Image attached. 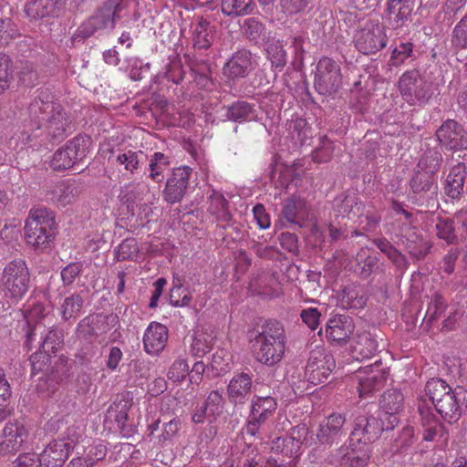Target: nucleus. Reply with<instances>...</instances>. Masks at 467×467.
Wrapping results in <instances>:
<instances>
[{"label":"nucleus","instance_id":"f257e3e1","mask_svg":"<svg viewBox=\"0 0 467 467\" xmlns=\"http://www.w3.org/2000/svg\"><path fill=\"white\" fill-rule=\"evenodd\" d=\"M256 361L266 366L279 363L285 354L286 337L283 325L275 319L265 320L249 332Z\"/></svg>","mask_w":467,"mask_h":467},{"label":"nucleus","instance_id":"f03ea898","mask_svg":"<svg viewBox=\"0 0 467 467\" xmlns=\"http://www.w3.org/2000/svg\"><path fill=\"white\" fill-rule=\"evenodd\" d=\"M425 391L436 411L450 424L457 422L463 410H467V389L462 387L452 389L441 379L427 381Z\"/></svg>","mask_w":467,"mask_h":467},{"label":"nucleus","instance_id":"7ed1b4c3","mask_svg":"<svg viewBox=\"0 0 467 467\" xmlns=\"http://www.w3.org/2000/svg\"><path fill=\"white\" fill-rule=\"evenodd\" d=\"M55 217L47 209L30 212L25 225L26 243L35 248H44L55 237Z\"/></svg>","mask_w":467,"mask_h":467},{"label":"nucleus","instance_id":"20e7f679","mask_svg":"<svg viewBox=\"0 0 467 467\" xmlns=\"http://www.w3.org/2000/svg\"><path fill=\"white\" fill-rule=\"evenodd\" d=\"M121 5L114 1L105 2L97 11L78 28L75 39H85L103 29H113Z\"/></svg>","mask_w":467,"mask_h":467},{"label":"nucleus","instance_id":"39448f33","mask_svg":"<svg viewBox=\"0 0 467 467\" xmlns=\"http://www.w3.org/2000/svg\"><path fill=\"white\" fill-rule=\"evenodd\" d=\"M2 283L7 296L15 300L23 298L30 285V274L26 262L15 259L8 263L3 272Z\"/></svg>","mask_w":467,"mask_h":467},{"label":"nucleus","instance_id":"423d86ee","mask_svg":"<svg viewBox=\"0 0 467 467\" xmlns=\"http://www.w3.org/2000/svg\"><path fill=\"white\" fill-rule=\"evenodd\" d=\"M342 83L340 66L332 58L323 57L317 65L314 88L323 96H332L337 92Z\"/></svg>","mask_w":467,"mask_h":467},{"label":"nucleus","instance_id":"0eeeda50","mask_svg":"<svg viewBox=\"0 0 467 467\" xmlns=\"http://www.w3.org/2000/svg\"><path fill=\"white\" fill-rule=\"evenodd\" d=\"M336 368L333 355L324 348H317L310 352L306 366L305 377L313 385L324 383Z\"/></svg>","mask_w":467,"mask_h":467},{"label":"nucleus","instance_id":"6e6552de","mask_svg":"<svg viewBox=\"0 0 467 467\" xmlns=\"http://www.w3.org/2000/svg\"><path fill=\"white\" fill-rule=\"evenodd\" d=\"M25 346L30 350L38 348L47 353H54L63 343V334L57 329H47L44 323L26 330Z\"/></svg>","mask_w":467,"mask_h":467},{"label":"nucleus","instance_id":"1a4fd4ad","mask_svg":"<svg viewBox=\"0 0 467 467\" xmlns=\"http://www.w3.org/2000/svg\"><path fill=\"white\" fill-rule=\"evenodd\" d=\"M355 47L365 55H373L386 47L387 36L384 27L368 22L355 36Z\"/></svg>","mask_w":467,"mask_h":467},{"label":"nucleus","instance_id":"9d476101","mask_svg":"<svg viewBox=\"0 0 467 467\" xmlns=\"http://www.w3.org/2000/svg\"><path fill=\"white\" fill-rule=\"evenodd\" d=\"M436 138L439 144L447 150L460 151L467 150V130L454 119H447L437 129Z\"/></svg>","mask_w":467,"mask_h":467},{"label":"nucleus","instance_id":"9b49d317","mask_svg":"<svg viewBox=\"0 0 467 467\" xmlns=\"http://www.w3.org/2000/svg\"><path fill=\"white\" fill-rule=\"evenodd\" d=\"M29 431L23 420H8L2 432L0 441V454H15L26 442Z\"/></svg>","mask_w":467,"mask_h":467},{"label":"nucleus","instance_id":"f8f14e48","mask_svg":"<svg viewBox=\"0 0 467 467\" xmlns=\"http://www.w3.org/2000/svg\"><path fill=\"white\" fill-rule=\"evenodd\" d=\"M192 172V169L188 166H182L172 170L162 191V197L166 202L174 204L182 201L189 188Z\"/></svg>","mask_w":467,"mask_h":467},{"label":"nucleus","instance_id":"ddd939ff","mask_svg":"<svg viewBox=\"0 0 467 467\" xmlns=\"http://www.w3.org/2000/svg\"><path fill=\"white\" fill-rule=\"evenodd\" d=\"M374 415H358L353 421V430L349 435V446L355 451L357 444L368 445L377 441L381 435V429Z\"/></svg>","mask_w":467,"mask_h":467},{"label":"nucleus","instance_id":"4468645a","mask_svg":"<svg viewBox=\"0 0 467 467\" xmlns=\"http://www.w3.org/2000/svg\"><path fill=\"white\" fill-rule=\"evenodd\" d=\"M69 365L67 358L64 356L53 357V361L50 362L47 368L45 376L39 379L37 383V390L41 393H54L57 387L68 378Z\"/></svg>","mask_w":467,"mask_h":467},{"label":"nucleus","instance_id":"2eb2a0df","mask_svg":"<svg viewBox=\"0 0 467 467\" xmlns=\"http://www.w3.org/2000/svg\"><path fill=\"white\" fill-rule=\"evenodd\" d=\"M397 236L399 244L403 246L404 251L415 260H423L433 246L432 243L426 240L415 227L401 228Z\"/></svg>","mask_w":467,"mask_h":467},{"label":"nucleus","instance_id":"dca6fc26","mask_svg":"<svg viewBox=\"0 0 467 467\" xmlns=\"http://www.w3.org/2000/svg\"><path fill=\"white\" fill-rule=\"evenodd\" d=\"M71 119L65 110V109L59 104L56 107L55 110L48 115L47 119L43 122L42 127L45 128L47 137L53 143H58L64 140L70 129Z\"/></svg>","mask_w":467,"mask_h":467},{"label":"nucleus","instance_id":"f3484780","mask_svg":"<svg viewBox=\"0 0 467 467\" xmlns=\"http://www.w3.org/2000/svg\"><path fill=\"white\" fill-rule=\"evenodd\" d=\"M57 105L53 101V96L47 89L37 90L27 109L29 119L36 129L42 128L43 122Z\"/></svg>","mask_w":467,"mask_h":467},{"label":"nucleus","instance_id":"a211bd4d","mask_svg":"<svg viewBox=\"0 0 467 467\" xmlns=\"http://www.w3.org/2000/svg\"><path fill=\"white\" fill-rule=\"evenodd\" d=\"M254 389L253 376L246 372L234 375L227 385V398L231 404L244 405L249 399Z\"/></svg>","mask_w":467,"mask_h":467},{"label":"nucleus","instance_id":"6ab92c4d","mask_svg":"<svg viewBox=\"0 0 467 467\" xmlns=\"http://www.w3.org/2000/svg\"><path fill=\"white\" fill-rule=\"evenodd\" d=\"M352 318L346 315H337L328 319L326 325V337L331 343L345 345L354 332Z\"/></svg>","mask_w":467,"mask_h":467},{"label":"nucleus","instance_id":"aec40b11","mask_svg":"<svg viewBox=\"0 0 467 467\" xmlns=\"http://www.w3.org/2000/svg\"><path fill=\"white\" fill-rule=\"evenodd\" d=\"M111 317L91 314L82 318L78 324L76 334L78 338L92 341L109 330V319Z\"/></svg>","mask_w":467,"mask_h":467},{"label":"nucleus","instance_id":"412c9836","mask_svg":"<svg viewBox=\"0 0 467 467\" xmlns=\"http://www.w3.org/2000/svg\"><path fill=\"white\" fill-rule=\"evenodd\" d=\"M73 448L71 441H52L39 454L42 467H62Z\"/></svg>","mask_w":467,"mask_h":467},{"label":"nucleus","instance_id":"4be33fe9","mask_svg":"<svg viewBox=\"0 0 467 467\" xmlns=\"http://www.w3.org/2000/svg\"><path fill=\"white\" fill-rule=\"evenodd\" d=\"M415 0H388L385 20L389 26L397 29L410 20Z\"/></svg>","mask_w":467,"mask_h":467},{"label":"nucleus","instance_id":"5701e85b","mask_svg":"<svg viewBox=\"0 0 467 467\" xmlns=\"http://www.w3.org/2000/svg\"><path fill=\"white\" fill-rule=\"evenodd\" d=\"M253 69V55L249 50L240 49L233 54L223 68V75L229 79L245 78Z\"/></svg>","mask_w":467,"mask_h":467},{"label":"nucleus","instance_id":"b1692460","mask_svg":"<svg viewBox=\"0 0 467 467\" xmlns=\"http://www.w3.org/2000/svg\"><path fill=\"white\" fill-rule=\"evenodd\" d=\"M309 214V207L304 198L292 196L285 200L280 217L287 223L302 227Z\"/></svg>","mask_w":467,"mask_h":467},{"label":"nucleus","instance_id":"393cba45","mask_svg":"<svg viewBox=\"0 0 467 467\" xmlns=\"http://www.w3.org/2000/svg\"><path fill=\"white\" fill-rule=\"evenodd\" d=\"M346 422L345 415L333 413L327 418L326 423H322L317 432V440L322 444H333L343 435V426Z\"/></svg>","mask_w":467,"mask_h":467},{"label":"nucleus","instance_id":"a878e982","mask_svg":"<svg viewBox=\"0 0 467 467\" xmlns=\"http://www.w3.org/2000/svg\"><path fill=\"white\" fill-rule=\"evenodd\" d=\"M379 367L376 362L373 366L365 368V373L367 369H369V372L365 377L359 378L358 389L360 398H368L384 387L387 376Z\"/></svg>","mask_w":467,"mask_h":467},{"label":"nucleus","instance_id":"bb28decb","mask_svg":"<svg viewBox=\"0 0 467 467\" xmlns=\"http://www.w3.org/2000/svg\"><path fill=\"white\" fill-rule=\"evenodd\" d=\"M168 339L167 327L157 322L150 324L143 337L144 348L147 353L157 355L162 351Z\"/></svg>","mask_w":467,"mask_h":467},{"label":"nucleus","instance_id":"cd10ccee","mask_svg":"<svg viewBox=\"0 0 467 467\" xmlns=\"http://www.w3.org/2000/svg\"><path fill=\"white\" fill-rule=\"evenodd\" d=\"M216 35V26L213 25L207 19L201 17L193 26L192 29V44L194 49H209L215 40Z\"/></svg>","mask_w":467,"mask_h":467},{"label":"nucleus","instance_id":"c85d7f7f","mask_svg":"<svg viewBox=\"0 0 467 467\" xmlns=\"http://www.w3.org/2000/svg\"><path fill=\"white\" fill-rule=\"evenodd\" d=\"M333 207L337 217L354 219L363 214L365 205L357 194H342L334 200Z\"/></svg>","mask_w":467,"mask_h":467},{"label":"nucleus","instance_id":"c756f323","mask_svg":"<svg viewBox=\"0 0 467 467\" xmlns=\"http://www.w3.org/2000/svg\"><path fill=\"white\" fill-rule=\"evenodd\" d=\"M66 0H29L26 5L25 11L27 16L40 19L57 16V13L64 8Z\"/></svg>","mask_w":467,"mask_h":467},{"label":"nucleus","instance_id":"7c9ffc66","mask_svg":"<svg viewBox=\"0 0 467 467\" xmlns=\"http://www.w3.org/2000/svg\"><path fill=\"white\" fill-rule=\"evenodd\" d=\"M466 166L459 162L453 166L446 179L444 187L445 193L451 199H460L463 193L464 182L466 178Z\"/></svg>","mask_w":467,"mask_h":467},{"label":"nucleus","instance_id":"2f4dec72","mask_svg":"<svg viewBox=\"0 0 467 467\" xmlns=\"http://www.w3.org/2000/svg\"><path fill=\"white\" fill-rule=\"evenodd\" d=\"M223 109L225 110V119L234 122L252 121L257 117L254 105L244 100H237L224 107Z\"/></svg>","mask_w":467,"mask_h":467},{"label":"nucleus","instance_id":"473e14b6","mask_svg":"<svg viewBox=\"0 0 467 467\" xmlns=\"http://www.w3.org/2000/svg\"><path fill=\"white\" fill-rule=\"evenodd\" d=\"M208 212L211 215L214 216L218 222L225 223V225H222L223 229L232 227L229 223L232 221V214L228 209V202L224 196L215 191H213L209 196V207Z\"/></svg>","mask_w":467,"mask_h":467},{"label":"nucleus","instance_id":"72a5a7b5","mask_svg":"<svg viewBox=\"0 0 467 467\" xmlns=\"http://www.w3.org/2000/svg\"><path fill=\"white\" fill-rule=\"evenodd\" d=\"M265 51L271 67L275 71L281 72L287 63V53L282 40H271L266 44Z\"/></svg>","mask_w":467,"mask_h":467},{"label":"nucleus","instance_id":"f704fd0d","mask_svg":"<svg viewBox=\"0 0 467 467\" xmlns=\"http://www.w3.org/2000/svg\"><path fill=\"white\" fill-rule=\"evenodd\" d=\"M378 351V342L368 332L358 335L353 347V352L357 359L371 358Z\"/></svg>","mask_w":467,"mask_h":467},{"label":"nucleus","instance_id":"c9c22d12","mask_svg":"<svg viewBox=\"0 0 467 467\" xmlns=\"http://www.w3.org/2000/svg\"><path fill=\"white\" fill-rule=\"evenodd\" d=\"M420 74L416 70L406 71L399 80V89L401 97L410 105H413L412 94L420 83Z\"/></svg>","mask_w":467,"mask_h":467},{"label":"nucleus","instance_id":"e433bc0d","mask_svg":"<svg viewBox=\"0 0 467 467\" xmlns=\"http://www.w3.org/2000/svg\"><path fill=\"white\" fill-rule=\"evenodd\" d=\"M78 192V188L74 184L60 183L48 191L47 196L54 203L66 206L75 199Z\"/></svg>","mask_w":467,"mask_h":467},{"label":"nucleus","instance_id":"4c0bfd02","mask_svg":"<svg viewBox=\"0 0 467 467\" xmlns=\"http://www.w3.org/2000/svg\"><path fill=\"white\" fill-rule=\"evenodd\" d=\"M367 296L359 286L348 285L342 291V304L345 307L359 309L367 304Z\"/></svg>","mask_w":467,"mask_h":467},{"label":"nucleus","instance_id":"58836bf2","mask_svg":"<svg viewBox=\"0 0 467 467\" xmlns=\"http://www.w3.org/2000/svg\"><path fill=\"white\" fill-rule=\"evenodd\" d=\"M84 306V298L79 293H73L67 296L60 306L62 319L67 321L76 318Z\"/></svg>","mask_w":467,"mask_h":467},{"label":"nucleus","instance_id":"ea45409f","mask_svg":"<svg viewBox=\"0 0 467 467\" xmlns=\"http://www.w3.org/2000/svg\"><path fill=\"white\" fill-rule=\"evenodd\" d=\"M442 163V155L436 149H427L420 157L417 167L427 173L435 175Z\"/></svg>","mask_w":467,"mask_h":467},{"label":"nucleus","instance_id":"a19ab883","mask_svg":"<svg viewBox=\"0 0 467 467\" xmlns=\"http://www.w3.org/2000/svg\"><path fill=\"white\" fill-rule=\"evenodd\" d=\"M436 236L446 242L449 245L459 244V237L455 233L454 219L438 218L435 224Z\"/></svg>","mask_w":467,"mask_h":467},{"label":"nucleus","instance_id":"79ce46f5","mask_svg":"<svg viewBox=\"0 0 467 467\" xmlns=\"http://www.w3.org/2000/svg\"><path fill=\"white\" fill-rule=\"evenodd\" d=\"M404 397L400 390L391 389L383 393L379 400L381 410L400 414L403 408Z\"/></svg>","mask_w":467,"mask_h":467},{"label":"nucleus","instance_id":"37998d69","mask_svg":"<svg viewBox=\"0 0 467 467\" xmlns=\"http://www.w3.org/2000/svg\"><path fill=\"white\" fill-rule=\"evenodd\" d=\"M91 138L88 135H78L66 144L73 159L78 163L84 160L89 150Z\"/></svg>","mask_w":467,"mask_h":467},{"label":"nucleus","instance_id":"c03bdc74","mask_svg":"<svg viewBox=\"0 0 467 467\" xmlns=\"http://www.w3.org/2000/svg\"><path fill=\"white\" fill-rule=\"evenodd\" d=\"M253 0H221L222 12L228 16H241L252 11Z\"/></svg>","mask_w":467,"mask_h":467},{"label":"nucleus","instance_id":"a18cd8bd","mask_svg":"<svg viewBox=\"0 0 467 467\" xmlns=\"http://www.w3.org/2000/svg\"><path fill=\"white\" fill-rule=\"evenodd\" d=\"M277 409V402L275 398L266 395H254L251 400V410L261 415L271 418Z\"/></svg>","mask_w":467,"mask_h":467},{"label":"nucleus","instance_id":"49530a36","mask_svg":"<svg viewBox=\"0 0 467 467\" xmlns=\"http://www.w3.org/2000/svg\"><path fill=\"white\" fill-rule=\"evenodd\" d=\"M452 44L461 48L457 51V59L467 65V25L460 21L453 29Z\"/></svg>","mask_w":467,"mask_h":467},{"label":"nucleus","instance_id":"de8ad7c7","mask_svg":"<svg viewBox=\"0 0 467 467\" xmlns=\"http://www.w3.org/2000/svg\"><path fill=\"white\" fill-rule=\"evenodd\" d=\"M213 338L204 332H196L192 337L190 352L192 356L202 358L213 349Z\"/></svg>","mask_w":467,"mask_h":467},{"label":"nucleus","instance_id":"09e8293b","mask_svg":"<svg viewBox=\"0 0 467 467\" xmlns=\"http://www.w3.org/2000/svg\"><path fill=\"white\" fill-rule=\"evenodd\" d=\"M433 175L423 171H416L410 181V186L413 193L423 194L430 192L433 186Z\"/></svg>","mask_w":467,"mask_h":467},{"label":"nucleus","instance_id":"8fccbe9b","mask_svg":"<svg viewBox=\"0 0 467 467\" xmlns=\"http://www.w3.org/2000/svg\"><path fill=\"white\" fill-rule=\"evenodd\" d=\"M414 443V430L410 426L404 427L391 444L392 454H403Z\"/></svg>","mask_w":467,"mask_h":467},{"label":"nucleus","instance_id":"3c124183","mask_svg":"<svg viewBox=\"0 0 467 467\" xmlns=\"http://www.w3.org/2000/svg\"><path fill=\"white\" fill-rule=\"evenodd\" d=\"M146 155L143 151H132L119 154L117 156V162L120 165H124L125 170L134 173L139 168L140 163H144Z\"/></svg>","mask_w":467,"mask_h":467},{"label":"nucleus","instance_id":"603ef678","mask_svg":"<svg viewBox=\"0 0 467 467\" xmlns=\"http://www.w3.org/2000/svg\"><path fill=\"white\" fill-rule=\"evenodd\" d=\"M242 30L244 36L249 41L257 44L264 36L265 27L257 18L249 17L244 21Z\"/></svg>","mask_w":467,"mask_h":467},{"label":"nucleus","instance_id":"864d4df0","mask_svg":"<svg viewBox=\"0 0 467 467\" xmlns=\"http://www.w3.org/2000/svg\"><path fill=\"white\" fill-rule=\"evenodd\" d=\"M23 315L26 324V330H29L35 325L43 323L42 319L46 317L47 311L42 303H34L23 310Z\"/></svg>","mask_w":467,"mask_h":467},{"label":"nucleus","instance_id":"5fc2aeb1","mask_svg":"<svg viewBox=\"0 0 467 467\" xmlns=\"http://www.w3.org/2000/svg\"><path fill=\"white\" fill-rule=\"evenodd\" d=\"M118 261L134 260L139 253L138 243L134 238H127L115 248Z\"/></svg>","mask_w":467,"mask_h":467},{"label":"nucleus","instance_id":"6e6d98bb","mask_svg":"<svg viewBox=\"0 0 467 467\" xmlns=\"http://www.w3.org/2000/svg\"><path fill=\"white\" fill-rule=\"evenodd\" d=\"M78 162L75 159H73L71 152L68 150L67 146H65L61 149H58L54 153L51 161V167L55 171H64L72 168Z\"/></svg>","mask_w":467,"mask_h":467},{"label":"nucleus","instance_id":"4d7b16f0","mask_svg":"<svg viewBox=\"0 0 467 467\" xmlns=\"http://www.w3.org/2000/svg\"><path fill=\"white\" fill-rule=\"evenodd\" d=\"M29 361L33 375L43 372L45 376L48 365L53 361V357L49 353L39 349L30 356Z\"/></svg>","mask_w":467,"mask_h":467},{"label":"nucleus","instance_id":"13d9d810","mask_svg":"<svg viewBox=\"0 0 467 467\" xmlns=\"http://www.w3.org/2000/svg\"><path fill=\"white\" fill-rule=\"evenodd\" d=\"M295 439L292 437H277L272 441L271 450L275 453H282L289 459L296 453Z\"/></svg>","mask_w":467,"mask_h":467},{"label":"nucleus","instance_id":"bf43d9fd","mask_svg":"<svg viewBox=\"0 0 467 467\" xmlns=\"http://www.w3.org/2000/svg\"><path fill=\"white\" fill-rule=\"evenodd\" d=\"M332 141L327 137L320 138V145L312 152L313 161L316 162H327L333 154Z\"/></svg>","mask_w":467,"mask_h":467},{"label":"nucleus","instance_id":"052dcab7","mask_svg":"<svg viewBox=\"0 0 467 467\" xmlns=\"http://www.w3.org/2000/svg\"><path fill=\"white\" fill-rule=\"evenodd\" d=\"M18 35V29L10 18L0 19V47L7 46Z\"/></svg>","mask_w":467,"mask_h":467},{"label":"nucleus","instance_id":"680f3d73","mask_svg":"<svg viewBox=\"0 0 467 467\" xmlns=\"http://www.w3.org/2000/svg\"><path fill=\"white\" fill-rule=\"evenodd\" d=\"M270 418L261 415L255 411L250 410L247 422L244 428L246 434L255 437L260 433L261 428L267 422Z\"/></svg>","mask_w":467,"mask_h":467},{"label":"nucleus","instance_id":"e2e57ef3","mask_svg":"<svg viewBox=\"0 0 467 467\" xmlns=\"http://www.w3.org/2000/svg\"><path fill=\"white\" fill-rule=\"evenodd\" d=\"M374 419L378 421V425L379 429H381V433L394 430L400 423L399 414L381 409Z\"/></svg>","mask_w":467,"mask_h":467},{"label":"nucleus","instance_id":"0e129e2a","mask_svg":"<svg viewBox=\"0 0 467 467\" xmlns=\"http://www.w3.org/2000/svg\"><path fill=\"white\" fill-rule=\"evenodd\" d=\"M82 271L83 264L81 262L68 264L61 270L60 273L63 285L65 286L71 285Z\"/></svg>","mask_w":467,"mask_h":467},{"label":"nucleus","instance_id":"69168bd1","mask_svg":"<svg viewBox=\"0 0 467 467\" xmlns=\"http://www.w3.org/2000/svg\"><path fill=\"white\" fill-rule=\"evenodd\" d=\"M131 404L124 399L114 402L109 409V413L113 415L118 423L124 424L128 420V411Z\"/></svg>","mask_w":467,"mask_h":467},{"label":"nucleus","instance_id":"338daca9","mask_svg":"<svg viewBox=\"0 0 467 467\" xmlns=\"http://www.w3.org/2000/svg\"><path fill=\"white\" fill-rule=\"evenodd\" d=\"M148 190V186L143 183L129 184L124 187L122 191L123 199L126 202H134L142 200V195L145 191Z\"/></svg>","mask_w":467,"mask_h":467},{"label":"nucleus","instance_id":"774afa93","mask_svg":"<svg viewBox=\"0 0 467 467\" xmlns=\"http://www.w3.org/2000/svg\"><path fill=\"white\" fill-rule=\"evenodd\" d=\"M413 46L411 43H400L393 50L390 57L392 66L398 67L402 64L412 53Z\"/></svg>","mask_w":467,"mask_h":467}]
</instances>
